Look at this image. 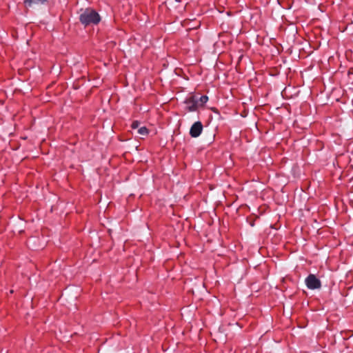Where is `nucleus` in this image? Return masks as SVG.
I'll list each match as a JSON object with an SVG mask.
<instances>
[{"instance_id":"6e6552de","label":"nucleus","mask_w":353,"mask_h":353,"mask_svg":"<svg viewBox=\"0 0 353 353\" xmlns=\"http://www.w3.org/2000/svg\"><path fill=\"white\" fill-rule=\"evenodd\" d=\"M139 122L138 121H134L132 122V125H131V128L132 129H136V128H138L139 126Z\"/></svg>"},{"instance_id":"f257e3e1","label":"nucleus","mask_w":353,"mask_h":353,"mask_svg":"<svg viewBox=\"0 0 353 353\" xmlns=\"http://www.w3.org/2000/svg\"><path fill=\"white\" fill-rule=\"evenodd\" d=\"M80 22L85 26L97 25L101 21L99 14L92 8H86L79 15Z\"/></svg>"},{"instance_id":"423d86ee","label":"nucleus","mask_w":353,"mask_h":353,"mask_svg":"<svg viewBox=\"0 0 353 353\" xmlns=\"http://www.w3.org/2000/svg\"><path fill=\"white\" fill-rule=\"evenodd\" d=\"M208 101V96L206 95H203L201 96L199 100H197L198 101V104L199 103L200 105H203L205 103H206Z\"/></svg>"},{"instance_id":"39448f33","label":"nucleus","mask_w":353,"mask_h":353,"mask_svg":"<svg viewBox=\"0 0 353 353\" xmlns=\"http://www.w3.org/2000/svg\"><path fill=\"white\" fill-rule=\"evenodd\" d=\"M48 0H24L23 3L26 8H32L45 4Z\"/></svg>"},{"instance_id":"7ed1b4c3","label":"nucleus","mask_w":353,"mask_h":353,"mask_svg":"<svg viewBox=\"0 0 353 353\" xmlns=\"http://www.w3.org/2000/svg\"><path fill=\"white\" fill-rule=\"evenodd\" d=\"M203 131V125L201 122L196 121L193 123V125L191 126L190 130V135L193 137L196 138L198 137Z\"/></svg>"},{"instance_id":"0eeeda50","label":"nucleus","mask_w":353,"mask_h":353,"mask_svg":"<svg viewBox=\"0 0 353 353\" xmlns=\"http://www.w3.org/2000/svg\"><path fill=\"white\" fill-rule=\"evenodd\" d=\"M138 133L141 136H146L148 134V130L145 127H141L138 130Z\"/></svg>"},{"instance_id":"20e7f679","label":"nucleus","mask_w":353,"mask_h":353,"mask_svg":"<svg viewBox=\"0 0 353 353\" xmlns=\"http://www.w3.org/2000/svg\"><path fill=\"white\" fill-rule=\"evenodd\" d=\"M186 104V109L189 112L196 111L198 108V101L193 97L187 99L185 101Z\"/></svg>"},{"instance_id":"f03ea898","label":"nucleus","mask_w":353,"mask_h":353,"mask_svg":"<svg viewBox=\"0 0 353 353\" xmlns=\"http://www.w3.org/2000/svg\"><path fill=\"white\" fill-rule=\"evenodd\" d=\"M305 285L310 290L320 289L321 287V281L313 274H309L305 280Z\"/></svg>"}]
</instances>
